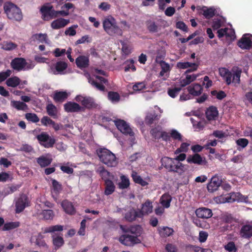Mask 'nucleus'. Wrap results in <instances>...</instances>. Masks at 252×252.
I'll return each instance as SVG.
<instances>
[{
  "instance_id": "f257e3e1",
  "label": "nucleus",
  "mask_w": 252,
  "mask_h": 252,
  "mask_svg": "<svg viewBox=\"0 0 252 252\" xmlns=\"http://www.w3.org/2000/svg\"><path fill=\"white\" fill-rule=\"evenodd\" d=\"M220 75L225 80L227 85L233 83L238 85L240 82V77L242 69L238 67H233L231 71L225 67H221L219 69Z\"/></svg>"
},
{
  "instance_id": "f03ea898",
  "label": "nucleus",
  "mask_w": 252,
  "mask_h": 252,
  "mask_svg": "<svg viewBox=\"0 0 252 252\" xmlns=\"http://www.w3.org/2000/svg\"><path fill=\"white\" fill-rule=\"evenodd\" d=\"M104 30L110 35H122L123 32L118 27L115 19L111 15L104 18L103 20Z\"/></svg>"
},
{
  "instance_id": "7ed1b4c3",
  "label": "nucleus",
  "mask_w": 252,
  "mask_h": 252,
  "mask_svg": "<svg viewBox=\"0 0 252 252\" xmlns=\"http://www.w3.org/2000/svg\"><path fill=\"white\" fill-rule=\"evenodd\" d=\"M92 72L94 74L92 77L88 72L84 74V75L88 79L89 83L97 89L102 91H104L105 88L102 84L105 83L106 80L103 77L97 75V74L105 75L104 71L101 70L94 69L92 70Z\"/></svg>"
},
{
  "instance_id": "20e7f679",
  "label": "nucleus",
  "mask_w": 252,
  "mask_h": 252,
  "mask_svg": "<svg viewBox=\"0 0 252 252\" xmlns=\"http://www.w3.org/2000/svg\"><path fill=\"white\" fill-rule=\"evenodd\" d=\"M100 160L109 167H115L118 164L115 155L109 150L100 148L97 151Z\"/></svg>"
},
{
  "instance_id": "39448f33",
  "label": "nucleus",
  "mask_w": 252,
  "mask_h": 252,
  "mask_svg": "<svg viewBox=\"0 0 252 252\" xmlns=\"http://www.w3.org/2000/svg\"><path fill=\"white\" fill-rule=\"evenodd\" d=\"M42 18L44 20H49L52 18L57 17L59 15H66L67 13L63 11H56L53 8L50 3H46L40 8Z\"/></svg>"
},
{
  "instance_id": "423d86ee",
  "label": "nucleus",
  "mask_w": 252,
  "mask_h": 252,
  "mask_svg": "<svg viewBox=\"0 0 252 252\" xmlns=\"http://www.w3.org/2000/svg\"><path fill=\"white\" fill-rule=\"evenodd\" d=\"M4 10L9 19L16 21H20L22 19L21 10L12 3H5Z\"/></svg>"
},
{
  "instance_id": "0eeeda50",
  "label": "nucleus",
  "mask_w": 252,
  "mask_h": 252,
  "mask_svg": "<svg viewBox=\"0 0 252 252\" xmlns=\"http://www.w3.org/2000/svg\"><path fill=\"white\" fill-rule=\"evenodd\" d=\"M11 67L18 71L32 69L35 64L31 61L27 62L22 58L13 59L10 63Z\"/></svg>"
},
{
  "instance_id": "6e6552de",
  "label": "nucleus",
  "mask_w": 252,
  "mask_h": 252,
  "mask_svg": "<svg viewBox=\"0 0 252 252\" xmlns=\"http://www.w3.org/2000/svg\"><path fill=\"white\" fill-rule=\"evenodd\" d=\"M39 144L44 147L49 148L53 147L55 139L50 137L46 132H42L36 136Z\"/></svg>"
},
{
  "instance_id": "1a4fd4ad",
  "label": "nucleus",
  "mask_w": 252,
  "mask_h": 252,
  "mask_svg": "<svg viewBox=\"0 0 252 252\" xmlns=\"http://www.w3.org/2000/svg\"><path fill=\"white\" fill-rule=\"evenodd\" d=\"M112 122L122 133L126 135H129L133 139L134 133L132 129L124 120H117L112 121Z\"/></svg>"
},
{
  "instance_id": "9d476101",
  "label": "nucleus",
  "mask_w": 252,
  "mask_h": 252,
  "mask_svg": "<svg viewBox=\"0 0 252 252\" xmlns=\"http://www.w3.org/2000/svg\"><path fill=\"white\" fill-rule=\"evenodd\" d=\"M240 195V194L239 193L226 194L215 197L214 198V201L218 204L232 202L237 200L238 199L236 197Z\"/></svg>"
},
{
  "instance_id": "9b49d317",
  "label": "nucleus",
  "mask_w": 252,
  "mask_h": 252,
  "mask_svg": "<svg viewBox=\"0 0 252 252\" xmlns=\"http://www.w3.org/2000/svg\"><path fill=\"white\" fill-rule=\"evenodd\" d=\"M187 161L189 163H193L205 167L208 166V162L205 157H201L198 154H195L188 156Z\"/></svg>"
},
{
  "instance_id": "f8f14e48",
  "label": "nucleus",
  "mask_w": 252,
  "mask_h": 252,
  "mask_svg": "<svg viewBox=\"0 0 252 252\" xmlns=\"http://www.w3.org/2000/svg\"><path fill=\"white\" fill-rule=\"evenodd\" d=\"M163 111L158 106H155L154 110L148 113L145 118V122L146 123L150 125L154 121L158 120L161 115Z\"/></svg>"
},
{
  "instance_id": "ddd939ff",
  "label": "nucleus",
  "mask_w": 252,
  "mask_h": 252,
  "mask_svg": "<svg viewBox=\"0 0 252 252\" xmlns=\"http://www.w3.org/2000/svg\"><path fill=\"white\" fill-rule=\"evenodd\" d=\"M119 240L121 244L126 246H131L141 242V240L137 237L129 235H124L120 236Z\"/></svg>"
},
{
  "instance_id": "4468645a",
  "label": "nucleus",
  "mask_w": 252,
  "mask_h": 252,
  "mask_svg": "<svg viewBox=\"0 0 252 252\" xmlns=\"http://www.w3.org/2000/svg\"><path fill=\"white\" fill-rule=\"evenodd\" d=\"M176 66L180 69H187L185 74L189 72H193L198 69V64L195 63H190L189 62H180L177 63Z\"/></svg>"
},
{
  "instance_id": "2eb2a0df",
  "label": "nucleus",
  "mask_w": 252,
  "mask_h": 252,
  "mask_svg": "<svg viewBox=\"0 0 252 252\" xmlns=\"http://www.w3.org/2000/svg\"><path fill=\"white\" fill-rule=\"evenodd\" d=\"M67 67V64L65 62L60 61L50 66L49 72L54 74H63L65 73Z\"/></svg>"
},
{
  "instance_id": "dca6fc26",
  "label": "nucleus",
  "mask_w": 252,
  "mask_h": 252,
  "mask_svg": "<svg viewBox=\"0 0 252 252\" xmlns=\"http://www.w3.org/2000/svg\"><path fill=\"white\" fill-rule=\"evenodd\" d=\"M222 180L218 175L213 176L207 185L209 192H213L216 191L221 184Z\"/></svg>"
},
{
  "instance_id": "f3484780",
  "label": "nucleus",
  "mask_w": 252,
  "mask_h": 252,
  "mask_svg": "<svg viewBox=\"0 0 252 252\" xmlns=\"http://www.w3.org/2000/svg\"><path fill=\"white\" fill-rule=\"evenodd\" d=\"M238 45L242 49H250L252 48V35L245 34L239 41Z\"/></svg>"
},
{
  "instance_id": "a211bd4d",
  "label": "nucleus",
  "mask_w": 252,
  "mask_h": 252,
  "mask_svg": "<svg viewBox=\"0 0 252 252\" xmlns=\"http://www.w3.org/2000/svg\"><path fill=\"white\" fill-rule=\"evenodd\" d=\"M171 162L169 171L178 173L180 174L185 172L186 170L185 165L177 161L174 158H172Z\"/></svg>"
},
{
  "instance_id": "6ab92c4d",
  "label": "nucleus",
  "mask_w": 252,
  "mask_h": 252,
  "mask_svg": "<svg viewBox=\"0 0 252 252\" xmlns=\"http://www.w3.org/2000/svg\"><path fill=\"white\" fill-rule=\"evenodd\" d=\"M75 100L81 104L83 110L84 108H91L94 105L93 99L90 97L78 95L76 96Z\"/></svg>"
},
{
  "instance_id": "aec40b11",
  "label": "nucleus",
  "mask_w": 252,
  "mask_h": 252,
  "mask_svg": "<svg viewBox=\"0 0 252 252\" xmlns=\"http://www.w3.org/2000/svg\"><path fill=\"white\" fill-rule=\"evenodd\" d=\"M29 205L28 197L25 195H22L16 202V212L19 213L23 211Z\"/></svg>"
},
{
  "instance_id": "412c9836",
  "label": "nucleus",
  "mask_w": 252,
  "mask_h": 252,
  "mask_svg": "<svg viewBox=\"0 0 252 252\" xmlns=\"http://www.w3.org/2000/svg\"><path fill=\"white\" fill-rule=\"evenodd\" d=\"M153 210L152 202L147 200L144 203L142 204L141 209L137 210L139 212L138 216H141L142 218L144 216L151 214L153 212Z\"/></svg>"
},
{
  "instance_id": "4be33fe9",
  "label": "nucleus",
  "mask_w": 252,
  "mask_h": 252,
  "mask_svg": "<svg viewBox=\"0 0 252 252\" xmlns=\"http://www.w3.org/2000/svg\"><path fill=\"white\" fill-rule=\"evenodd\" d=\"M31 43H45L49 44L50 42L47 38V35L46 33H36L32 35L30 39Z\"/></svg>"
},
{
  "instance_id": "5701e85b",
  "label": "nucleus",
  "mask_w": 252,
  "mask_h": 252,
  "mask_svg": "<svg viewBox=\"0 0 252 252\" xmlns=\"http://www.w3.org/2000/svg\"><path fill=\"white\" fill-rule=\"evenodd\" d=\"M43 237L40 233L33 234L31 237L30 241L32 244H33L39 247H47V245L43 240Z\"/></svg>"
},
{
  "instance_id": "b1692460",
  "label": "nucleus",
  "mask_w": 252,
  "mask_h": 252,
  "mask_svg": "<svg viewBox=\"0 0 252 252\" xmlns=\"http://www.w3.org/2000/svg\"><path fill=\"white\" fill-rule=\"evenodd\" d=\"M218 36L219 38L223 36L230 38V39H234L235 38V32L234 30L231 28H224L221 29L218 31Z\"/></svg>"
},
{
  "instance_id": "393cba45",
  "label": "nucleus",
  "mask_w": 252,
  "mask_h": 252,
  "mask_svg": "<svg viewBox=\"0 0 252 252\" xmlns=\"http://www.w3.org/2000/svg\"><path fill=\"white\" fill-rule=\"evenodd\" d=\"M196 215L200 218L208 219L212 215V211L211 209L206 208H200L195 211Z\"/></svg>"
},
{
  "instance_id": "a878e982",
  "label": "nucleus",
  "mask_w": 252,
  "mask_h": 252,
  "mask_svg": "<svg viewBox=\"0 0 252 252\" xmlns=\"http://www.w3.org/2000/svg\"><path fill=\"white\" fill-rule=\"evenodd\" d=\"M199 76V74H187L185 78L180 80V84L182 87H185L194 81Z\"/></svg>"
},
{
  "instance_id": "bb28decb",
  "label": "nucleus",
  "mask_w": 252,
  "mask_h": 252,
  "mask_svg": "<svg viewBox=\"0 0 252 252\" xmlns=\"http://www.w3.org/2000/svg\"><path fill=\"white\" fill-rule=\"evenodd\" d=\"M64 108L67 112H76L83 111V107L73 102H68L65 103L64 105Z\"/></svg>"
},
{
  "instance_id": "cd10ccee",
  "label": "nucleus",
  "mask_w": 252,
  "mask_h": 252,
  "mask_svg": "<svg viewBox=\"0 0 252 252\" xmlns=\"http://www.w3.org/2000/svg\"><path fill=\"white\" fill-rule=\"evenodd\" d=\"M75 62L77 67L81 69L87 67L89 65V58L85 56H80L77 58Z\"/></svg>"
},
{
  "instance_id": "c85d7f7f",
  "label": "nucleus",
  "mask_w": 252,
  "mask_h": 252,
  "mask_svg": "<svg viewBox=\"0 0 252 252\" xmlns=\"http://www.w3.org/2000/svg\"><path fill=\"white\" fill-rule=\"evenodd\" d=\"M189 94L194 96H198L202 92L203 88L202 86L198 84H194L190 85L187 88Z\"/></svg>"
},
{
  "instance_id": "c756f323",
  "label": "nucleus",
  "mask_w": 252,
  "mask_h": 252,
  "mask_svg": "<svg viewBox=\"0 0 252 252\" xmlns=\"http://www.w3.org/2000/svg\"><path fill=\"white\" fill-rule=\"evenodd\" d=\"M61 205L66 213L71 215L75 214L76 211L71 202L66 200H63Z\"/></svg>"
},
{
  "instance_id": "7c9ffc66",
  "label": "nucleus",
  "mask_w": 252,
  "mask_h": 252,
  "mask_svg": "<svg viewBox=\"0 0 252 252\" xmlns=\"http://www.w3.org/2000/svg\"><path fill=\"white\" fill-rule=\"evenodd\" d=\"M69 22V20L59 18L53 21L51 23V26L52 29L57 30L64 27Z\"/></svg>"
},
{
  "instance_id": "2f4dec72",
  "label": "nucleus",
  "mask_w": 252,
  "mask_h": 252,
  "mask_svg": "<svg viewBox=\"0 0 252 252\" xmlns=\"http://www.w3.org/2000/svg\"><path fill=\"white\" fill-rule=\"evenodd\" d=\"M172 200V196L169 193H166L161 196L159 202L162 206L167 209L170 207Z\"/></svg>"
},
{
  "instance_id": "473e14b6",
  "label": "nucleus",
  "mask_w": 252,
  "mask_h": 252,
  "mask_svg": "<svg viewBox=\"0 0 252 252\" xmlns=\"http://www.w3.org/2000/svg\"><path fill=\"white\" fill-rule=\"evenodd\" d=\"M121 228L123 231L126 232H130L133 235V236L137 237V238L140 236L142 233V228L140 225L131 226L127 230L124 229L123 225H121Z\"/></svg>"
},
{
  "instance_id": "72a5a7b5",
  "label": "nucleus",
  "mask_w": 252,
  "mask_h": 252,
  "mask_svg": "<svg viewBox=\"0 0 252 252\" xmlns=\"http://www.w3.org/2000/svg\"><path fill=\"white\" fill-rule=\"evenodd\" d=\"M240 234L244 238H250L252 236V226L251 225H245L240 230Z\"/></svg>"
},
{
  "instance_id": "f704fd0d",
  "label": "nucleus",
  "mask_w": 252,
  "mask_h": 252,
  "mask_svg": "<svg viewBox=\"0 0 252 252\" xmlns=\"http://www.w3.org/2000/svg\"><path fill=\"white\" fill-rule=\"evenodd\" d=\"M161 70L159 73L161 77H163V80H166L168 77V73L170 70V65L165 62H161L160 63Z\"/></svg>"
},
{
  "instance_id": "c9c22d12",
  "label": "nucleus",
  "mask_w": 252,
  "mask_h": 252,
  "mask_svg": "<svg viewBox=\"0 0 252 252\" xmlns=\"http://www.w3.org/2000/svg\"><path fill=\"white\" fill-rule=\"evenodd\" d=\"M206 115L209 120H215L218 116V111L216 107L211 106L207 109Z\"/></svg>"
},
{
  "instance_id": "e433bc0d",
  "label": "nucleus",
  "mask_w": 252,
  "mask_h": 252,
  "mask_svg": "<svg viewBox=\"0 0 252 252\" xmlns=\"http://www.w3.org/2000/svg\"><path fill=\"white\" fill-rule=\"evenodd\" d=\"M104 193L106 195L112 194L115 189V186L113 182L110 180H106L105 182Z\"/></svg>"
},
{
  "instance_id": "4c0bfd02",
  "label": "nucleus",
  "mask_w": 252,
  "mask_h": 252,
  "mask_svg": "<svg viewBox=\"0 0 252 252\" xmlns=\"http://www.w3.org/2000/svg\"><path fill=\"white\" fill-rule=\"evenodd\" d=\"M201 11L204 16L207 19L213 17L216 12V9L213 7H207L206 6H203L201 8Z\"/></svg>"
},
{
  "instance_id": "58836bf2",
  "label": "nucleus",
  "mask_w": 252,
  "mask_h": 252,
  "mask_svg": "<svg viewBox=\"0 0 252 252\" xmlns=\"http://www.w3.org/2000/svg\"><path fill=\"white\" fill-rule=\"evenodd\" d=\"M10 103L12 107L18 110L26 111L28 110L27 105L23 102L12 100L11 101Z\"/></svg>"
},
{
  "instance_id": "ea45409f",
  "label": "nucleus",
  "mask_w": 252,
  "mask_h": 252,
  "mask_svg": "<svg viewBox=\"0 0 252 252\" xmlns=\"http://www.w3.org/2000/svg\"><path fill=\"white\" fill-rule=\"evenodd\" d=\"M52 158L48 155L42 156L37 159V163L41 167H45L49 165L52 162Z\"/></svg>"
},
{
  "instance_id": "a19ab883",
  "label": "nucleus",
  "mask_w": 252,
  "mask_h": 252,
  "mask_svg": "<svg viewBox=\"0 0 252 252\" xmlns=\"http://www.w3.org/2000/svg\"><path fill=\"white\" fill-rule=\"evenodd\" d=\"M21 80L17 76H13L8 78L6 81V84L7 86L15 88L20 84Z\"/></svg>"
},
{
  "instance_id": "79ce46f5",
  "label": "nucleus",
  "mask_w": 252,
  "mask_h": 252,
  "mask_svg": "<svg viewBox=\"0 0 252 252\" xmlns=\"http://www.w3.org/2000/svg\"><path fill=\"white\" fill-rule=\"evenodd\" d=\"M131 177L135 183L140 184L143 187L148 185V182L142 179V177L138 175L137 173L134 171L132 172Z\"/></svg>"
},
{
  "instance_id": "37998d69",
  "label": "nucleus",
  "mask_w": 252,
  "mask_h": 252,
  "mask_svg": "<svg viewBox=\"0 0 252 252\" xmlns=\"http://www.w3.org/2000/svg\"><path fill=\"white\" fill-rule=\"evenodd\" d=\"M159 235L163 237H167L172 235L174 232L173 229L167 226H163L158 228Z\"/></svg>"
},
{
  "instance_id": "c03bdc74",
  "label": "nucleus",
  "mask_w": 252,
  "mask_h": 252,
  "mask_svg": "<svg viewBox=\"0 0 252 252\" xmlns=\"http://www.w3.org/2000/svg\"><path fill=\"white\" fill-rule=\"evenodd\" d=\"M121 181L118 183V187L120 189H125L129 187L130 182L128 178L124 175L120 176Z\"/></svg>"
},
{
  "instance_id": "a18cd8bd",
  "label": "nucleus",
  "mask_w": 252,
  "mask_h": 252,
  "mask_svg": "<svg viewBox=\"0 0 252 252\" xmlns=\"http://www.w3.org/2000/svg\"><path fill=\"white\" fill-rule=\"evenodd\" d=\"M139 212L138 210H135L134 209H130L128 212L125 215V218L128 221H132L134 220L136 218H141V216H138Z\"/></svg>"
},
{
  "instance_id": "49530a36",
  "label": "nucleus",
  "mask_w": 252,
  "mask_h": 252,
  "mask_svg": "<svg viewBox=\"0 0 252 252\" xmlns=\"http://www.w3.org/2000/svg\"><path fill=\"white\" fill-rule=\"evenodd\" d=\"M53 243L55 249H58L61 247L64 244L63 238L61 236L53 235Z\"/></svg>"
},
{
  "instance_id": "de8ad7c7",
  "label": "nucleus",
  "mask_w": 252,
  "mask_h": 252,
  "mask_svg": "<svg viewBox=\"0 0 252 252\" xmlns=\"http://www.w3.org/2000/svg\"><path fill=\"white\" fill-rule=\"evenodd\" d=\"M96 172L99 174L105 182L106 180H109L110 173L105 170L103 166H99L96 169Z\"/></svg>"
},
{
  "instance_id": "09e8293b",
  "label": "nucleus",
  "mask_w": 252,
  "mask_h": 252,
  "mask_svg": "<svg viewBox=\"0 0 252 252\" xmlns=\"http://www.w3.org/2000/svg\"><path fill=\"white\" fill-rule=\"evenodd\" d=\"M190 145V142H182L180 146L174 151V154L178 155L181 153H187Z\"/></svg>"
},
{
  "instance_id": "8fccbe9b",
  "label": "nucleus",
  "mask_w": 252,
  "mask_h": 252,
  "mask_svg": "<svg viewBox=\"0 0 252 252\" xmlns=\"http://www.w3.org/2000/svg\"><path fill=\"white\" fill-rule=\"evenodd\" d=\"M19 226L20 222L18 221L6 222L4 224L2 230L3 231H8L17 228Z\"/></svg>"
},
{
  "instance_id": "3c124183",
  "label": "nucleus",
  "mask_w": 252,
  "mask_h": 252,
  "mask_svg": "<svg viewBox=\"0 0 252 252\" xmlns=\"http://www.w3.org/2000/svg\"><path fill=\"white\" fill-rule=\"evenodd\" d=\"M1 48L4 50L10 51L15 49L17 45L11 41H3L1 43Z\"/></svg>"
},
{
  "instance_id": "603ef678",
  "label": "nucleus",
  "mask_w": 252,
  "mask_h": 252,
  "mask_svg": "<svg viewBox=\"0 0 252 252\" xmlns=\"http://www.w3.org/2000/svg\"><path fill=\"white\" fill-rule=\"evenodd\" d=\"M172 158L168 157H162L160 159L161 165L162 167L165 168L168 171L171 166Z\"/></svg>"
},
{
  "instance_id": "864d4df0",
  "label": "nucleus",
  "mask_w": 252,
  "mask_h": 252,
  "mask_svg": "<svg viewBox=\"0 0 252 252\" xmlns=\"http://www.w3.org/2000/svg\"><path fill=\"white\" fill-rule=\"evenodd\" d=\"M63 230V226L61 225H52L45 228V233H53L56 231H62Z\"/></svg>"
},
{
  "instance_id": "5fc2aeb1",
  "label": "nucleus",
  "mask_w": 252,
  "mask_h": 252,
  "mask_svg": "<svg viewBox=\"0 0 252 252\" xmlns=\"http://www.w3.org/2000/svg\"><path fill=\"white\" fill-rule=\"evenodd\" d=\"M67 97V94L65 92H58L55 93L54 99L56 101H63Z\"/></svg>"
},
{
  "instance_id": "6e6d98bb",
  "label": "nucleus",
  "mask_w": 252,
  "mask_h": 252,
  "mask_svg": "<svg viewBox=\"0 0 252 252\" xmlns=\"http://www.w3.org/2000/svg\"><path fill=\"white\" fill-rule=\"evenodd\" d=\"M43 218L45 220H52L55 216L54 213L52 210L44 209L41 213Z\"/></svg>"
},
{
  "instance_id": "4d7b16f0",
  "label": "nucleus",
  "mask_w": 252,
  "mask_h": 252,
  "mask_svg": "<svg viewBox=\"0 0 252 252\" xmlns=\"http://www.w3.org/2000/svg\"><path fill=\"white\" fill-rule=\"evenodd\" d=\"M48 114L54 118H56L57 114V109L52 104H49L46 107Z\"/></svg>"
},
{
  "instance_id": "13d9d810",
  "label": "nucleus",
  "mask_w": 252,
  "mask_h": 252,
  "mask_svg": "<svg viewBox=\"0 0 252 252\" xmlns=\"http://www.w3.org/2000/svg\"><path fill=\"white\" fill-rule=\"evenodd\" d=\"M74 8V5L71 3H66L61 7V10L60 11H63L66 13H67V14L66 15H59V16H68L69 14V10L71 9H73Z\"/></svg>"
},
{
  "instance_id": "bf43d9fd",
  "label": "nucleus",
  "mask_w": 252,
  "mask_h": 252,
  "mask_svg": "<svg viewBox=\"0 0 252 252\" xmlns=\"http://www.w3.org/2000/svg\"><path fill=\"white\" fill-rule=\"evenodd\" d=\"M26 119L32 123H37L39 121V119L34 113H29L25 115Z\"/></svg>"
},
{
  "instance_id": "052dcab7",
  "label": "nucleus",
  "mask_w": 252,
  "mask_h": 252,
  "mask_svg": "<svg viewBox=\"0 0 252 252\" xmlns=\"http://www.w3.org/2000/svg\"><path fill=\"white\" fill-rule=\"evenodd\" d=\"M224 248L228 252H236L237 251V247L233 242H228L224 245Z\"/></svg>"
},
{
  "instance_id": "680f3d73",
  "label": "nucleus",
  "mask_w": 252,
  "mask_h": 252,
  "mask_svg": "<svg viewBox=\"0 0 252 252\" xmlns=\"http://www.w3.org/2000/svg\"><path fill=\"white\" fill-rule=\"evenodd\" d=\"M145 88L146 84L144 82L136 83L132 87L133 91L135 92H139Z\"/></svg>"
},
{
  "instance_id": "e2e57ef3",
  "label": "nucleus",
  "mask_w": 252,
  "mask_h": 252,
  "mask_svg": "<svg viewBox=\"0 0 252 252\" xmlns=\"http://www.w3.org/2000/svg\"><path fill=\"white\" fill-rule=\"evenodd\" d=\"M53 191L55 193H59L62 189V185L56 180H52Z\"/></svg>"
},
{
  "instance_id": "0e129e2a",
  "label": "nucleus",
  "mask_w": 252,
  "mask_h": 252,
  "mask_svg": "<svg viewBox=\"0 0 252 252\" xmlns=\"http://www.w3.org/2000/svg\"><path fill=\"white\" fill-rule=\"evenodd\" d=\"M108 97L109 99L112 102H118L120 99L119 94L116 92H109L108 94Z\"/></svg>"
},
{
  "instance_id": "69168bd1",
  "label": "nucleus",
  "mask_w": 252,
  "mask_h": 252,
  "mask_svg": "<svg viewBox=\"0 0 252 252\" xmlns=\"http://www.w3.org/2000/svg\"><path fill=\"white\" fill-rule=\"evenodd\" d=\"M12 179V175L9 173L7 172L0 173V182H6L8 181H10Z\"/></svg>"
},
{
  "instance_id": "338daca9",
  "label": "nucleus",
  "mask_w": 252,
  "mask_h": 252,
  "mask_svg": "<svg viewBox=\"0 0 252 252\" xmlns=\"http://www.w3.org/2000/svg\"><path fill=\"white\" fill-rule=\"evenodd\" d=\"M153 134L156 136V139H158L160 138H162L164 140H167L169 139V136L166 132L165 131H158V133L156 134L155 133V131H153Z\"/></svg>"
},
{
  "instance_id": "774afa93",
  "label": "nucleus",
  "mask_w": 252,
  "mask_h": 252,
  "mask_svg": "<svg viewBox=\"0 0 252 252\" xmlns=\"http://www.w3.org/2000/svg\"><path fill=\"white\" fill-rule=\"evenodd\" d=\"M171 136L175 140L180 141H182V136L181 134L175 129H172L170 132Z\"/></svg>"
}]
</instances>
